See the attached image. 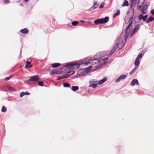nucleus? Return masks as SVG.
Wrapping results in <instances>:
<instances>
[{"label":"nucleus","instance_id":"nucleus-1","mask_svg":"<svg viewBox=\"0 0 154 154\" xmlns=\"http://www.w3.org/2000/svg\"><path fill=\"white\" fill-rule=\"evenodd\" d=\"M103 56V55L101 53H97L94 57L90 58L89 60L86 62L84 65L87 66L88 63L94 65L97 63V65L95 67L96 69H99L102 65L106 63V60L108 59V57L102 58Z\"/></svg>","mask_w":154,"mask_h":154},{"label":"nucleus","instance_id":"nucleus-2","mask_svg":"<svg viewBox=\"0 0 154 154\" xmlns=\"http://www.w3.org/2000/svg\"><path fill=\"white\" fill-rule=\"evenodd\" d=\"M132 11H133L132 15V17L129 18L127 22V23H128V25L127 26V28L125 30V34L124 36V40L126 41L128 38L129 32H128V31L129 29L130 28V27L132 26V23L133 21V16L134 14V9H132Z\"/></svg>","mask_w":154,"mask_h":154},{"label":"nucleus","instance_id":"nucleus-3","mask_svg":"<svg viewBox=\"0 0 154 154\" xmlns=\"http://www.w3.org/2000/svg\"><path fill=\"white\" fill-rule=\"evenodd\" d=\"M124 41H125V42H124L122 40L121 42L120 43H117L116 45L111 50L109 54L110 55L112 54L115 52L117 47H118V48L119 49H121L124 46L126 43V41H125V40Z\"/></svg>","mask_w":154,"mask_h":154},{"label":"nucleus","instance_id":"nucleus-4","mask_svg":"<svg viewBox=\"0 0 154 154\" xmlns=\"http://www.w3.org/2000/svg\"><path fill=\"white\" fill-rule=\"evenodd\" d=\"M109 17H106L104 18H98L95 20L94 22V23L96 25L100 24H105L109 21Z\"/></svg>","mask_w":154,"mask_h":154},{"label":"nucleus","instance_id":"nucleus-5","mask_svg":"<svg viewBox=\"0 0 154 154\" xmlns=\"http://www.w3.org/2000/svg\"><path fill=\"white\" fill-rule=\"evenodd\" d=\"M148 6L149 5L147 4V3H146L143 6L139 5L138 6H137V9L140 11L142 14H146L147 13V9Z\"/></svg>","mask_w":154,"mask_h":154},{"label":"nucleus","instance_id":"nucleus-6","mask_svg":"<svg viewBox=\"0 0 154 154\" xmlns=\"http://www.w3.org/2000/svg\"><path fill=\"white\" fill-rule=\"evenodd\" d=\"M75 65L77 66V67H78L79 66L80 64H79L76 62H70L67 63L64 66V67L68 68H73V66Z\"/></svg>","mask_w":154,"mask_h":154},{"label":"nucleus","instance_id":"nucleus-7","mask_svg":"<svg viewBox=\"0 0 154 154\" xmlns=\"http://www.w3.org/2000/svg\"><path fill=\"white\" fill-rule=\"evenodd\" d=\"M39 80V77L37 75H36L32 76L30 77V78L27 80V81L28 82H36Z\"/></svg>","mask_w":154,"mask_h":154},{"label":"nucleus","instance_id":"nucleus-8","mask_svg":"<svg viewBox=\"0 0 154 154\" xmlns=\"http://www.w3.org/2000/svg\"><path fill=\"white\" fill-rule=\"evenodd\" d=\"M63 69L62 68L60 69H59L57 70L53 69L52 70H51L50 71V75H53L56 74H60L63 71Z\"/></svg>","mask_w":154,"mask_h":154},{"label":"nucleus","instance_id":"nucleus-9","mask_svg":"<svg viewBox=\"0 0 154 154\" xmlns=\"http://www.w3.org/2000/svg\"><path fill=\"white\" fill-rule=\"evenodd\" d=\"M140 27V24H137L136 25L133 30L131 35V37L134 35L137 31L139 30Z\"/></svg>","mask_w":154,"mask_h":154},{"label":"nucleus","instance_id":"nucleus-10","mask_svg":"<svg viewBox=\"0 0 154 154\" xmlns=\"http://www.w3.org/2000/svg\"><path fill=\"white\" fill-rule=\"evenodd\" d=\"M97 81H94V80H91L89 81V87H92L93 88H95L97 86V85L96 83Z\"/></svg>","mask_w":154,"mask_h":154},{"label":"nucleus","instance_id":"nucleus-11","mask_svg":"<svg viewBox=\"0 0 154 154\" xmlns=\"http://www.w3.org/2000/svg\"><path fill=\"white\" fill-rule=\"evenodd\" d=\"M127 76L125 75H122L118 77L115 81V82L117 83L120 82L121 80H123L126 78Z\"/></svg>","mask_w":154,"mask_h":154},{"label":"nucleus","instance_id":"nucleus-12","mask_svg":"<svg viewBox=\"0 0 154 154\" xmlns=\"http://www.w3.org/2000/svg\"><path fill=\"white\" fill-rule=\"evenodd\" d=\"M98 6V4L97 2L95 1H94V4L90 8V11H91L94 9H95Z\"/></svg>","mask_w":154,"mask_h":154},{"label":"nucleus","instance_id":"nucleus-13","mask_svg":"<svg viewBox=\"0 0 154 154\" xmlns=\"http://www.w3.org/2000/svg\"><path fill=\"white\" fill-rule=\"evenodd\" d=\"M131 84L132 86H134L135 85H139L138 81L137 79H133L131 82Z\"/></svg>","mask_w":154,"mask_h":154},{"label":"nucleus","instance_id":"nucleus-14","mask_svg":"<svg viewBox=\"0 0 154 154\" xmlns=\"http://www.w3.org/2000/svg\"><path fill=\"white\" fill-rule=\"evenodd\" d=\"M137 0H131L130 4V7L132 9V7L135 5Z\"/></svg>","mask_w":154,"mask_h":154},{"label":"nucleus","instance_id":"nucleus-15","mask_svg":"<svg viewBox=\"0 0 154 154\" xmlns=\"http://www.w3.org/2000/svg\"><path fill=\"white\" fill-rule=\"evenodd\" d=\"M143 14H139L138 16V20H143V21H146V20H145V18H144V16L143 15Z\"/></svg>","mask_w":154,"mask_h":154},{"label":"nucleus","instance_id":"nucleus-16","mask_svg":"<svg viewBox=\"0 0 154 154\" xmlns=\"http://www.w3.org/2000/svg\"><path fill=\"white\" fill-rule=\"evenodd\" d=\"M146 0H139L137 3V6L139 5L143 6V5Z\"/></svg>","mask_w":154,"mask_h":154},{"label":"nucleus","instance_id":"nucleus-17","mask_svg":"<svg viewBox=\"0 0 154 154\" xmlns=\"http://www.w3.org/2000/svg\"><path fill=\"white\" fill-rule=\"evenodd\" d=\"M20 32L21 33L24 34H26L28 33L29 30L26 28L21 29L20 30Z\"/></svg>","mask_w":154,"mask_h":154},{"label":"nucleus","instance_id":"nucleus-18","mask_svg":"<svg viewBox=\"0 0 154 154\" xmlns=\"http://www.w3.org/2000/svg\"><path fill=\"white\" fill-rule=\"evenodd\" d=\"M74 72L73 71H69L67 73L65 74L66 78H68L69 76L74 74Z\"/></svg>","mask_w":154,"mask_h":154},{"label":"nucleus","instance_id":"nucleus-19","mask_svg":"<svg viewBox=\"0 0 154 154\" xmlns=\"http://www.w3.org/2000/svg\"><path fill=\"white\" fill-rule=\"evenodd\" d=\"M107 80V78L105 77L103 79L100 80L98 82V84L99 85H101L104 82H105Z\"/></svg>","mask_w":154,"mask_h":154},{"label":"nucleus","instance_id":"nucleus-20","mask_svg":"<svg viewBox=\"0 0 154 154\" xmlns=\"http://www.w3.org/2000/svg\"><path fill=\"white\" fill-rule=\"evenodd\" d=\"M140 64V61L139 59L138 58H136L135 60L134 65L135 66L139 67Z\"/></svg>","mask_w":154,"mask_h":154},{"label":"nucleus","instance_id":"nucleus-21","mask_svg":"<svg viewBox=\"0 0 154 154\" xmlns=\"http://www.w3.org/2000/svg\"><path fill=\"white\" fill-rule=\"evenodd\" d=\"M31 61H27L26 62V65L25 66V67L26 68H31L32 66V65H29V64L31 63Z\"/></svg>","mask_w":154,"mask_h":154},{"label":"nucleus","instance_id":"nucleus-22","mask_svg":"<svg viewBox=\"0 0 154 154\" xmlns=\"http://www.w3.org/2000/svg\"><path fill=\"white\" fill-rule=\"evenodd\" d=\"M153 20H154V17H151H151H149L148 18V19H147L146 20V23H149L150 22L152 21Z\"/></svg>","mask_w":154,"mask_h":154},{"label":"nucleus","instance_id":"nucleus-23","mask_svg":"<svg viewBox=\"0 0 154 154\" xmlns=\"http://www.w3.org/2000/svg\"><path fill=\"white\" fill-rule=\"evenodd\" d=\"M60 63H54L52 64L51 66L52 68H54L59 66Z\"/></svg>","mask_w":154,"mask_h":154},{"label":"nucleus","instance_id":"nucleus-24","mask_svg":"<svg viewBox=\"0 0 154 154\" xmlns=\"http://www.w3.org/2000/svg\"><path fill=\"white\" fill-rule=\"evenodd\" d=\"M79 89L78 86H72L71 88L72 90L73 91H77Z\"/></svg>","mask_w":154,"mask_h":154},{"label":"nucleus","instance_id":"nucleus-25","mask_svg":"<svg viewBox=\"0 0 154 154\" xmlns=\"http://www.w3.org/2000/svg\"><path fill=\"white\" fill-rule=\"evenodd\" d=\"M129 5V3L126 0H125L124 1V3L122 4V7H124V6H128Z\"/></svg>","mask_w":154,"mask_h":154},{"label":"nucleus","instance_id":"nucleus-26","mask_svg":"<svg viewBox=\"0 0 154 154\" xmlns=\"http://www.w3.org/2000/svg\"><path fill=\"white\" fill-rule=\"evenodd\" d=\"M120 14V11L119 10H118L116 13H115L113 16V18H115L116 17L119 15Z\"/></svg>","mask_w":154,"mask_h":154},{"label":"nucleus","instance_id":"nucleus-27","mask_svg":"<svg viewBox=\"0 0 154 154\" xmlns=\"http://www.w3.org/2000/svg\"><path fill=\"white\" fill-rule=\"evenodd\" d=\"M66 78V77L65 75L64 74V75H62V76H59L58 77V78H57V80H60L61 79H62L63 78Z\"/></svg>","mask_w":154,"mask_h":154},{"label":"nucleus","instance_id":"nucleus-28","mask_svg":"<svg viewBox=\"0 0 154 154\" xmlns=\"http://www.w3.org/2000/svg\"><path fill=\"white\" fill-rule=\"evenodd\" d=\"M63 85L64 87H69L70 86V84L67 82L64 83Z\"/></svg>","mask_w":154,"mask_h":154},{"label":"nucleus","instance_id":"nucleus-29","mask_svg":"<svg viewBox=\"0 0 154 154\" xmlns=\"http://www.w3.org/2000/svg\"><path fill=\"white\" fill-rule=\"evenodd\" d=\"M78 21H73L72 22V24L73 26H76L78 24Z\"/></svg>","mask_w":154,"mask_h":154},{"label":"nucleus","instance_id":"nucleus-30","mask_svg":"<svg viewBox=\"0 0 154 154\" xmlns=\"http://www.w3.org/2000/svg\"><path fill=\"white\" fill-rule=\"evenodd\" d=\"M6 110H7V109L5 106H3L2 107V112H6Z\"/></svg>","mask_w":154,"mask_h":154},{"label":"nucleus","instance_id":"nucleus-31","mask_svg":"<svg viewBox=\"0 0 154 154\" xmlns=\"http://www.w3.org/2000/svg\"><path fill=\"white\" fill-rule=\"evenodd\" d=\"M8 90L9 91H14V89H13V88L11 87H8Z\"/></svg>","mask_w":154,"mask_h":154},{"label":"nucleus","instance_id":"nucleus-32","mask_svg":"<svg viewBox=\"0 0 154 154\" xmlns=\"http://www.w3.org/2000/svg\"><path fill=\"white\" fill-rule=\"evenodd\" d=\"M142 53H140L136 58H138V59H139V58H141L142 57Z\"/></svg>","mask_w":154,"mask_h":154},{"label":"nucleus","instance_id":"nucleus-33","mask_svg":"<svg viewBox=\"0 0 154 154\" xmlns=\"http://www.w3.org/2000/svg\"><path fill=\"white\" fill-rule=\"evenodd\" d=\"M38 85L41 86H44L43 83L42 82L39 81L38 82Z\"/></svg>","mask_w":154,"mask_h":154},{"label":"nucleus","instance_id":"nucleus-34","mask_svg":"<svg viewBox=\"0 0 154 154\" xmlns=\"http://www.w3.org/2000/svg\"><path fill=\"white\" fill-rule=\"evenodd\" d=\"M104 2H102L101 4V5H100V6L99 7V8H100V9H101V8H103L104 6Z\"/></svg>","mask_w":154,"mask_h":154},{"label":"nucleus","instance_id":"nucleus-35","mask_svg":"<svg viewBox=\"0 0 154 154\" xmlns=\"http://www.w3.org/2000/svg\"><path fill=\"white\" fill-rule=\"evenodd\" d=\"M25 95V92H22L20 94V97H22L23 96Z\"/></svg>","mask_w":154,"mask_h":154},{"label":"nucleus","instance_id":"nucleus-36","mask_svg":"<svg viewBox=\"0 0 154 154\" xmlns=\"http://www.w3.org/2000/svg\"><path fill=\"white\" fill-rule=\"evenodd\" d=\"M11 76L6 77L5 79L4 80L5 81H8L11 78Z\"/></svg>","mask_w":154,"mask_h":154},{"label":"nucleus","instance_id":"nucleus-37","mask_svg":"<svg viewBox=\"0 0 154 154\" xmlns=\"http://www.w3.org/2000/svg\"><path fill=\"white\" fill-rule=\"evenodd\" d=\"M4 2L5 4H8L10 2L9 0H4Z\"/></svg>","mask_w":154,"mask_h":154},{"label":"nucleus","instance_id":"nucleus-38","mask_svg":"<svg viewBox=\"0 0 154 154\" xmlns=\"http://www.w3.org/2000/svg\"><path fill=\"white\" fill-rule=\"evenodd\" d=\"M150 13L153 14L154 15V9L150 11Z\"/></svg>","mask_w":154,"mask_h":154},{"label":"nucleus","instance_id":"nucleus-39","mask_svg":"<svg viewBox=\"0 0 154 154\" xmlns=\"http://www.w3.org/2000/svg\"><path fill=\"white\" fill-rule=\"evenodd\" d=\"M144 18H145V20L146 21V20H147V19L148 18V16L147 15H145L144 16Z\"/></svg>","mask_w":154,"mask_h":154},{"label":"nucleus","instance_id":"nucleus-40","mask_svg":"<svg viewBox=\"0 0 154 154\" xmlns=\"http://www.w3.org/2000/svg\"><path fill=\"white\" fill-rule=\"evenodd\" d=\"M135 72L133 70L130 72V75H132Z\"/></svg>","mask_w":154,"mask_h":154},{"label":"nucleus","instance_id":"nucleus-41","mask_svg":"<svg viewBox=\"0 0 154 154\" xmlns=\"http://www.w3.org/2000/svg\"><path fill=\"white\" fill-rule=\"evenodd\" d=\"M29 94H30V93L28 92H25V95H29Z\"/></svg>","mask_w":154,"mask_h":154},{"label":"nucleus","instance_id":"nucleus-42","mask_svg":"<svg viewBox=\"0 0 154 154\" xmlns=\"http://www.w3.org/2000/svg\"><path fill=\"white\" fill-rule=\"evenodd\" d=\"M138 67H137V66H136V67H135L134 69L133 70L135 72V71L137 69V68H138Z\"/></svg>","mask_w":154,"mask_h":154},{"label":"nucleus","instance_id":"nucleus-43","mask_svg":"<svg viewBox=\"0 0 154 154\" xmlns=\"http://www.w3.org/2000/svg\"><path fill=\"white\" fill-rule=\"evenodd\" d=\"M80 22L82 23H85V21L84 20H80Z\"/></svg>","mask_w":154,"mask_h":154},{"label":"nucleus","instance_id":"nucleus-44","mask_svg":"<svg viewBox=\"0 0 154 154\" xmlns=\"http://www.w3.org/2000/svg\"><path fill=\"white\" fill-rule=\"evenodd\" d=\"M26 2H28L29 0H24Z\"/></svg>","mask_w":154,"mask_h":154},{"label":"nucleus","instance_id":"nucleus-45","mask_svg":"<svg viewBox=\"0 0 154 154\" xmlns=\"http://www.w3.org/2000/svg\"><path fill=\"white\" fill-rule=\"evenodd\" d=\"M82 71L81 70H80V71H79L78 72V74H79L80 72H81Z\"/></svg>","mask_w":154,"mask_h":154},{"label":"nucleus","instance_id":"nucleus-46","mask_svg":"<svg viewBox=\"0 0 154 154\" xmlns=\"http://www.w3.org/2000/svg\"><path fill=\"white\" fill-rule=\"evenodd\" d=\"M20 6H23V5L22 4H20Z\"/></svg>","mask_w":154,"mask_h":154},{"label":"nucleus","instance_id":"nucleus-47","mask_svg":"<svg viewBox=\"0 0 154 154\" xmlns=\"http://www.w3.org/2000/svg\"><path fill=\"white\" fill-rule=\"evenodd\" d=\"M127 21V20H126V21H125V23H126Z\"/></svg>","mask_w":154,"mask_h":154},{"label":"nucleus","instance_id":"nucleus-48","mask_svg":"<svg viewBox=\"0 0 154 154\" xmlns=\"http://www.w3.org/2000/svg\"><path fill=\"white\" fill-rule=\"evenodd\" d=\"M21 51H20V54H21Z\"/></svg>","mask_w":154,"mask_h":154}]
</instances>
